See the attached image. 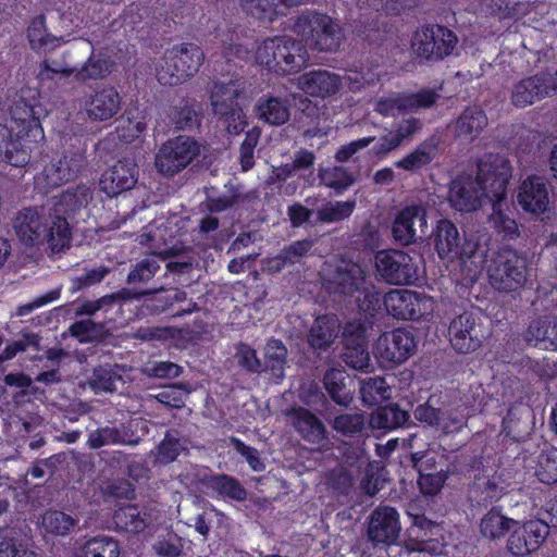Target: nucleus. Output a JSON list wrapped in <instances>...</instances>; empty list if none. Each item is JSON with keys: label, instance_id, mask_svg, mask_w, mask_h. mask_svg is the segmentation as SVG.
I'll list each match as a JSON object with an SVG mask.
<instances>
[{"label": "nucleus", "instance_id": "39448f33", "mask_svg": "<svg viewBox=\"0 0 557 557\" xmlns=\"http://www.w3.org/2000/svg\"><path fill=\"white\" fill-rule=\"evenodd\" d=\"M205 60L202 49L193 42H182L165 50L157 66V79L161 85L176 86L190 79Z\"/></svg>", "mask_w": 557, "mask_h": 557}, {"label": "nucleus", "instance_id": "f3484780", "mask_svg": "<svg viewBox=\"0 0 557 557\" xmlns=\"http://www.w3.org/2000/svg\"><path fill=\"white\" fill-rule=\"evenodd\" d=\"M507 540V549L516 557H525L536 552L549 534V525L542 520H529L522 524L515 521Z\"/></svg>", "mask_w": 557, "mask_h": 557}, {"label": "nucleus", "instance_id": "9b49d317", "mask_svg": "<svg viewBox=\"0 0 557 557\" xmlns=\"http://www.w3.org/2000/svg\"><path fill=\"white\" fill-rule=\"evenodd\" d=\"M374 267L379 277L391 285H414L419 281L418 265L410 255L401 250L377 251Z\"/></svg>", "mask_w": 557, "mask_h": 557}, {"label": "nucleus", "instance_id": "c03bdc74", "mask_svg": "<svg viewBox=\"0 0 557 557\" xmlns=\"http://www.w3.org/2000/svg\"><path fill=\"white\" fill-rule=\"evenodd\" d=\"M492 203V213L490 214V223L493 227L504 235L505 238L513 239L519 236L518 224L515 219L508 214V203L506 198L494 199Z\"/></svg>", "mask_w": 557, "mask_h": 557}, {"label": "nucleus", "instance_id": "4be33fe9", "mask_svg": "<svg viewBox=\"0 0 557 557\" xmlns=\"http://www.w3.org/2000/svg\"><path fill=\"white\" fill-rule=\"evenodd\" d=\"M138 178L137 164L128 159L119 160L107 170L99 181L100 188L109 197H115L132 189Z\"/></svg>", "mask_w": 557, "mask_h": 557}, {"label": "nucleus", "instance_id": "1a4fd4ad", "mask_svg": "<svg viewBox=\"0 0 557 557\" xmlns=\"http://www.w3.org/2000/svg\"><path fill=\"white\" fill-rule=\"evenodd\" d=\"M199 153L200 145L195 138L178 135L161 145L154 165L163 176L173 177L186 169Z\"/></svg>", "mask_w": 557, "mask_h": 557}, {"label": "nucleus", "instance_id": "5701e85b", "mask_svg": "<svg viewBox=\"0 0 557 557\" xmlns=\"http://www.w3.org/2000/svg\"><path fill=\"white\" fill-rule=\"evenodd\" d=\"M86 164L85 153L82 151H65L57 161L45 166L42 174L48 187H58L75 180Z\"/></svg>", "mask_w": 557, "mask_h": 557}, {"label": "nucleus", "instance_id": "5fc2aeb1", "mask_svg": "<svg viewBox=\"0 0 557 557\" xmlns=\"http://www.w3.org/2000/svg\"><path fill=\"white\" fill-rule=\"evenodd\" d=\"M513 520L503 516L496 510L488 511L481 520V533L491 540L502 537L508 530L511 529Z\"/></svg>", "mask_w": 557, "mask_h": 557}, {"label": "nucleus", "instance_id": "052dcab7", "mask_svg": "<svg viewBox=\"0 0 557 557\" xmlns=\"http://www.w3.org/2000/svg\"><path fill=\"white\" fill-rule=\"evenodd\" d=\"M323 184L335 190L336 194H342L348 189L354 183V175L348 172L344 166H333L326 169L321 174Z\"/></svg>", "mask_w": 557, "mask_h": 557}, {"label": "nucleus", "instance_id": "0e129e2a", "mask_svg": "<svg viewBox=\"0 0 557 557\" xmlns=\"http://www.w3.org/2000/svg\"><path fill=\"white\" fill-rule=\"evenodd\" d=\"M358 2L376 12H384L386 15H399L418 4V0H358Z\"/></svg>", "mask_w": 557, "mask_h": 557}, {"label": "nucleus", "instance_id": "b1692460", "mask_svg": "<svg viewBox=\"0 0 557 557\" xmlns=\"http://www.w3.org/2000/svg\"><path fill=\"white\" fill-rule=\"evenodd\" d=\"M216 39L221 42L222 54L227 62L247 61L250 59L253 47L239 25L219 26L215 29Z\"/></svg>", "mask_w": 557, "mask_h": 557}, {"label": "nucleus", "instance_id": "603ef678", "mask_svg": "<svg viewBox=\"0 0 557 557\" xmlns=\"http://www.w3.org/2000/svg\"><path fill=\"white\" fill-rule=\"evenodd\" d=\"M434 248L438 257L444 260L451 261L450 252L453 251V221L448 219L440 220L436 228L431 236Z\"/></svg>", "mask_w": 557, "mask_h": 557}, {"label": "nucleus", "instance_id": "e2e57ef3", "mask_svg": "<svg viewBox=\"0 0 557 557\" xmlns=\"http://www.w3.org/2000/svg\"><path fill=\"white\" fill-rule=\"evenodd\" d=\"M405 113L414 112L419 109H429L434 106L438 99V94L434 89L423 88L417 92H403Z\"/></svg>", "mask_w": 557, "mask_h": 557}, {"label": "nucleus", "instance_id": "09e8293b", "mask_svg": "<svg viewBox=\"0 0 557 557\" xmlns=\"http://www.w3.org/2000/svg\"><path fill=\"white\" fill-rule=\"evenodd\" d=\"M456 124L460 134L473 138L487 125V117L479 107H469L458 117Z\"/></svg>", "mask_w": 557, "mask_h": 557}, {"label": "nucleus", "instance_id": "774afa93", "mask_svg": "<svg viewBox=\"0 0 557 557\" xmlns=\"http://www.w3.org/2000/svg\"><path fill=\"white\" fill-rule=\"evenodd\" d=\"M235 359L237 364L248 373L262 372V362L257 351L246 343H239L236 346Z\"/></svg>", "mask_w": 557, "mask_h": 557}, {"label": "nucleus", "instance_id": "4c0bfd02", "mask_svg": "<svg viewBox=\"0 0 557 557\" xmlns=\"http://www.w3.org/2000/svg\"><path fill=\"white\" fill-rule=\"evenodd\" d=\"M112 519L119 531L137 534L147 528L149 515L138 505H126L116 509Z\"/></svg>", "mask_w": 557, "mask_h": 557}, {"label": "nucleus", "instance_id": "423d86ee", "mask_svg": "<svg viewBox=\"0 0 557 557\" xmlns=\"http://www.w3.org/2000/svg\"><path fill=\"white\" fill-rule=\"evenodd\" d=\"M292 28L311 49L324 52L336 51L344 38L342 28L327 14L317 11L297 16Z\"/></svg>", "mask_w": 557, "mask_h": 557}, {"label": "nucleus", "instance_id": "a211bd4d", "mask_svg": "<svg viewBox=\"0 0 557 557\" xmlns=\"http://www.w3.org/2000/svg\"><path fill=\"white\" fill-rule=\"evenodd\" d=\"M442 459L434 451L414 453L411 455L412 467L419 473L418 486L424 496H434L441 492L449 469L437 459Z\"/></svg>", "mask_w": 557, "mask_h": 557}, {"label": "nucleus", "instance_id": "e433bc0d", "mask_svg": "<svg viewBox=\"0 0 557 557\" xmlns=\"http://www.w3.org/2000/svg\"><path fill=\"white\" fill-rule=\"evenodd\" d=\"M114 61L103 52L96 53L92 49L90 55L82 67L75 72L78 82L99 81L107 78L113 71Z\"/></svg>", "mask_w": 557, "mask_h": 557}, {"label": "nucleus", "instance_id": "4468645a", "mask_svg": "<svg viewBox=\"0 0 557 557\" xmlns=\"http://www.w3.org/2000/svg\"><path fill=\"white\" fill-rule=\"evenodd\" d=\"M397 320L419 321L432 312L431 300L413 290L394 289L382 296L381 307Z\"/></svg>", "mask_w": 557, "mask_h": 557}, {"label": "nucleus", "instance_id": "f8f14e48", "mask_svg": "<svg viewBox=\"0 0 557 557\" xmlns=\"http://www.w3.org/2000/svg\"><path fill=\"white\" fill-rule=\"evenodd\" d=\"M400 531L399 513L394 507L381 505L371 512L367 528L368 540L374 547H387L388 556L401 547L397 544Z\"/></svg>", "mask_w": 557, "mask_h": 557}, {"label": "nucleus", "instance_id": "72a5a7b5", "mask_svg": "<svg viewBox=\"0 0 557 557\" xmlns=\"http://www.w3.org/2000/svg\"><path fill=\"white\" fill-rule=\"evenodd\" d=\"M26 37L35 52L51 51L58 48L63 39L48 32L45 14L33 17L27 26Z\"/></svg>", "mask_w": 557, "mask_h": 557}, {"label": "nucleus", "instance_id": "dca6fc26", "mask_svg": "<svg viewBox=\"0 0 557 557\" xmlns=\"http://www.w3.org/2000/svg\"><path fill=\"white\" fill-rule=\"evenodd\" d=\"M411 47L417 57L441 60L453 52V30L441 25H426L418 29Z\"/></svg>", "mask_w": 557, "mask_h": 557}, {"label": "nucleus", "instance_id": "2eb2a0df", "mask_svg": "<svg viewBox=\"0 0 557 557\" xmlns=\"http://www.w3.org/2000/svg\"><path fill=\"white\" fill-rule=\"evenodd\" d=\"M417 348L413 333L398 327L382 333L373 345L375 358L383 364H400L407 361Z\"/></svg>", "mask_w": 557, "mask_h": 557}, {"label": "nucleus", "instance_id": "bf43d9fd", "mask_svg": "<svg viewBox=\"0 0 557 557\" xmlns=\"http://www.w3.org/2000/svg\"><path fill=\"white\" fill-rule=\"evenodd\" d=\"M355 208V200L327 202L318 210V219L324 223L339 222L349 218Z\"/></svg>", "mask_w": 557, "mask_h": 557}, {"label": "nucleus", "instance_id": "0eeeda50", "mask_svg": "<svg viewBox=\"0 0 557 557\" xmlns=\"http://www.w3.org/2000/svg\"><path fill=\"white\" fill-rule=\"evenodd\" d=\"M361 317L349 321L343 327V358L347 366L356 370H364L370 366L368 332L376 321L379 311H359Z\"/></svg>", "mask_w": 557, "mask_h": 557}, {"label": "nucleus", "instance_id": "9d476101", "mask_svg": "<svg viewBox=\"0 0 557 557\" xmlns=\"http://www.w3.org/2000/svg\"><path fill=\"white\" fill-rule=\"evenodd\" d=\"M240 94L237 81L214 82L210 94L214 114L225 120L228 133L234 135L240 134L247 126L246 116L238 103Z\"/></svg>", "mask_w": 557, "mask_h": 557}, {"label": "nucleus", "instance_id": "6e6552de", "mask_svg": "<svg viewBox=\"0 0 557 557\" xmlns=\"http://www.w3.org/2000/svg\"><path fill=\"white\" fill-rule=\"evenodd\" d=\"M487 276L490 284L496 290L516 292L527 282V261L513 250L498 251L487 265Z\"/></svg>", "mask_w": 557, "mask_h": 557}, {"label": "nucleus", "instance_id": "13d9d810", "mask_svg": "<svg viewBox=\"0 0 557 557\" xmlns=\"http://www.w3.org/2000/svg\"><path fill=\"white\" fill-rule=\"evenodd\" d=\"M389 388L384 377L375 376L363 381L360 387L362 403L375 406L388 397Z\"/></svg>", "mask_w": 557, "mask_h": 557}, {"label": "nucleus", "instance_id": "cd10ccee", "mask_svg": "<svg viewBox=\"0 0 557 557\" xmlns=\"http://www.w3.org/2000/svg\"><path fill=\"white\" fill-rule=\"evenodd\" d=\"M487 199V190L472 175L455 180V210L471 212L478 210Z\"/></svg>", "mask_w": 557, "mask_h": 557}, {"label": "nucleus", "instance_id": "6e6d98bb", "mask_svg": "<svg viewBox=\"0 0 557 557\" xmlns=\"http://www.w3.org/2000/svg\"><path fill=\"white\" fill-rule=\"evenodd\" d=\"M345 377L341 372L331 370L324 374L323 384L331 399L341 406H348L351 397L347 392Z\"/></svg>", "mask_w": 557, "mask_h": 557}, {"label": "nucleus", "instance_id": "7c9ffc66", "mask_svg": "<svg viewBox=\"0 0 557 557\" xmlns=\"http://www.w3.org/2000/svg\"><path fill=\"white\" fill-rule=\"evenodd\" d=\"M288 416L301 438L311 444H321L326 440L324 423L309 409L304 407L292 408Z\"/></svg>", "mask_w": 557, "mask_h": 557}, {"label": "nucleus", "instance_id": "864d4df0", "mask_svg": "<svg viewBox=\"0 0 557 557\" xmlns=\"http://www.w3.org/2000/svg\"><path fill=\"white\" fill-rule=\"evenodd\" d=\"M121 379L119 364H99L92 371L90 385L95 391L113 392L116 381Z\"/></svg>", "mask_w": 557, "mask_h": 557}, {"label": "nucleus", "instance_id": "37998d69", "mask_svg": "<svg viewBox=\"0 0 557 557\" xmlns=\"http://www.w3.org/2000/svg\"><path fill=\"white\" fill-rule=\"evenodd\" d=\"M77 522L76 518L63 510L48 509L41 517L40 528L46 535L66 536Z\"/></svg>", "mask_w": 557, "mask_h": 557}, {"label": "nucleus", "instance_id": "f704fd0d", "mask_svg": "<svg viewBox=\"0 0 557 557\" xmlns=\"http://www.w3.org/2000/svg\"><path fill=\"white\" fill-rule=\"evenodd\" d=\"M140 442L139 436L116 426H102L91 431L87 444L91 449H99L108 445L136 446Z\"/></svg>", "mask_w": 557, "mask_h": 557}, {"label": "nucleus", "instance_id": "69168bd1", "mask_svg": "<svg viewBox=\"0 0 557 557\" xmlns=\"http://www.w3.org/2000/svg\"><path fill=\"white\" fill-rule=\"evenodd\" d=\"M195 325L198 330H194L188 325L184 327L166 326L159 330L160 334L158 336L164 339H182L186 343L194 342L199 339L205 332V323L201 319L195 320Z\"/></svg>", "mask_w": 557, "mask_h": 557}, {"label": "nucleus", "instance_id": "c85d7f7f", "mask_svg": "<svg viewBox=\"0 0 557 557\" xmlns=\"http://www.w3.org/2000/svg\"><path fill=\"white\" fill-rule=\"evenodd\" d=\"M299 87L305 94L323 99L339 91L342 79L329 71H311L299 77Z\"/></svg>", "mask_w": 557, "mask_h": 557}, {"label": "nucleus", "instance_id": "7ed1b4c3", "mask_svg": "<svg viewBox=\"0 0 557 557\" xmlns=\"http://www.w3.org/2000/svg\"><path fill=\"white\" fill-rule=\"evenodd\" d=\"M64 221L53 220L40 214L35 208L20 210L13 221L14 232L25 246L46 245L53 253H60L71 247L70 233L64 227Z\"/></svg>", "mask_w": 557, "mask_h": 557}, {"label": "nucleus", "instance_id": "58836bf2", "mask_svg": "<svg viewBox=\"0 0 557 557\" xmlns=\"http://www.w3.org/2000/svg\"><path fill=\"white\" fill-rule=\"evenodd\" d=\"M527 341L545 349H557V318L545 317L533 321L527 331Z\"/></svg>", "mask_w": 557, "mask_h": 557}, {"label": "nucleus", "instance_id": "473e14b6", "mask_svg": "<svg viewBox=\"0 0 557 557\" xmlns=\"http://www.w3.org/2000/svg\"><path fill=\"white\" fill-rule=\"evenodd\" d=\"M539 74L523 78L511 89V102L517 108H525L547 97L546 87Z\"/></svg>", "mask_w": 557, "mask_h": 557}, {"label": "nucleus", "instance_id": "680f3d73", "mask_svg": "<svg viewBox=\"0 0 557 557\" xmlns=\"http://www.w3.org/2000/svg\"><path fill=\"white\" fill-rule=\"evenodd\" d=\"M240 5L247 14L262 22H273L278 15L274 0H240Z\"/></svg>", "mask_w": 557, "mask_h": 557}, {"label": "nucleus", "instance_id": "ea45409f", "mask_svg": "<svg viewBox=\"0 0 557 557\" xmlns=\"http://www.w3.org/2000/svg\"><path fill=\"white\" fill-rule=\"evenodd\" d=\"M287 349L281 339L268 341L264 351L262 372H269L270 377L276 383L285 376Z\"/></svg>", "mask_w": 557, "mask_h": 557}, {"label": "nucleus", "instance_id": "bb28decb", "mask_svg": "<svg viewBox=\"0 0 557 557\" xmlns=\"http://www.w3.org/2000/svg\"><path fill=\"white\" fill-rule=\"evenodd\" d=\"M518 202L524 211L542 214L549 208V195L544 178L530 176L519 188Z\"/></svg>", "mask_w": 557, "mask_h": 557}, {"label": "nucleus", "instance_id": "412c9836", "mask_svg": "<svg viewBox=\"0 0 557 557\" xmlns=\"http://www.w3.org/2000/svg\"><path fill=\"white\" fill-rule=\"evenodd\" d=\"M147 308L152 314L166 313L172 318H181L200 310L198 304L193 299L187 300V293L178 288L154 293Z\"/></svg>", "mask_w": 557, "mask_h": 557}, {"label": "nucleus", "instance_id": "393cba45", "mask_svg": "<svg viewBox=\"0 0 557 557\" xmlns=\"http://www.w3.org/2000/svg\"><path fill=\"white\" fill-rule=\"evenodd\" d=\"M417 222L421 230L426 227V211L422 206L412 205L400 210L392 226V234L395 242L404 246L414 243L417 239L414 224ZM422 232L424 233V231Z\"/></svg>", "mask_w": 557, "mask_h": 557}, {"label": "nucleus", "instance_id": "f257e3e1", "mask_svg": "<svg viewBox=\"0 0 557 557\" xmlns=\"http://www.w3.org/2000/svg\"><path fill=\"white\" fill-rule=\"evenodd\" d=\"M10 125L0 124V160L15 168L30 162L33 148L27 144L44 140L45 133L35 107L20 99L10 110Z\"/></svg>", "mask_w": 557, "mask_h": 557}, {"label": "nucleus", "instance_id": "2f4dec72", "mask_svg": "<svg viewBox=\"0 0 557 557\" xmlns=\"http://www.w3.org/2000/svg\"><path fill=\"white\" fill-rule=\"evenodd\" d=\"M339 320L335 314L318 315L307 335L308 345L313 350H326L339 333Z\"/></svg>", "mask_w": 557, "mask_h": 557}, {"label": "nucleus", "instance_id": "20e7f679", "mask_svg": "<svg viewBox=\"0 0 557 557\" xmlns=\"http://www.w3.org/2000/svg\"><path fill=\"white\" fill-rule=\"evenodd\" d=\"M255 61L277 75L297 73L307 62L305 45L288 36L265 38L255 51Z\"/></svg>", "mask_w": 557, "mask_h": 557}, {"label": "nucleus", "instance_id": "3c124183", "mask_svg": "<svg viewBox=\"0 0 557 557\" xmlns=\"http://www.w3.org/2000/svg\"><path fill=\"white\" fill-rule=\"evenodd\" d=\"M209 486L218 494L231 499L243 502L247 497V491L240 482L234 476L227 474H216L211 476Z\"/></svg>", "mask_w": 557, "mask_h": 557}, {"label": "nucleus", "instance_id": "6ab92c4d", "mask_svg": "<svg viewBox=\"0 0 557 557\" xmlns=\"http://www.w3.org/2000/svg\"><path fill=\"white\" fill-rule=\"evenodd\" d=\"M91 197V191L87 186L78 185L63 191L53 207V212L51 213L53 220L64 221V227L70 233L71 239L72 225L77 224L79 220H84V214Z\"/></svg>", "mask_w": 557, "mask_h": 557}, {"label": "nucleus", "instance_id": "49530a36", "mask_svg": "<svg viewBox=\"0 0 557 557\" xmlns=\"http://www.w3.org/2000/svg\"><path fill=\"white\" fill-rule=\"evenodd\" d=\"M119 542L106 535L88 539L76 552V557H119Z\"/></svg>", "mask_w": 557, "mask_h": 557}, {"label": "nucleus", "instance_id": "c9c22d12", "mask_svg": "<svg viewBox=\"0 0 557 557\" xmlns=\"http://www.w3.org/2000/svg\"><path fill=\"white\" fill-rule=\"evenodd\" d=\"M410 419L409 412L398 404L379 407L371 412L369 425L372 430L392 431L404 426Z\"/></svg>", "mask_w": 557, "mask_h": 557}, {"label": "nucleus", "instance_id": "f03ea898", "mask_svg": "<svg viewBox=\"0 0 557 557\" xmlns=\"http://www.w3.org/2000/svg\"><path fill=\"white\" fill-rule=\"evenodd\" d=\"M323 282L332 294L355 297L359 311L381 310L382 294L359 263L342 259L325 272Z\"/></svg>", "mask_w": 557, "mask_h": 557}, {"label": "nucleus", "instance_id": "338daca9", "mask_svg": "<svg viewBox=\"0 0 557 557\" xmlns=\"http://www.w3.org/2000/svg\"><path fill=\"white\" fill-rule=\"evenodd\" d=\"M160 270V264L156 257L145 258L138 261L127 274V283H147Z\"/></svg>", "mask_w": 557, "mask_h": 557}, {"label": "nucleus", "instance_id": "c756f323", "mask_svg": "<svg viewBox=\"0 0 557 557\" xmlns=\"http://www.w3.org/2000/svg\"><path fill=\"white\" fill-rule=\"evenodd\" d=\"M409 517L411 518V527L409 528V537L405 542L404 546L414 548L416 546L420 547L421 545H416L420 543L430 545L437 543V546H440V556L443 555L445 553L446 544L438 539L433 537L441 531V525L426 518L424 513L409 512Z\"/></svg>", "mask_w": 557, "mask_h": 557}, {"label": "nucleus", "instance_id": "aec40b11", "mask_svg": "<svg viewBox=\"0 0 557 557\" xmlns=\"http://www.w3.org/2000/svg\"><path fill=\"white\" fill-rule=\"evenodd\" d=\"M122 97L114 86H102L85 97L83 109L91 122H108L121 110Z\"/></svg>", "mask_w": 557, "mask_h": 557}, {"label": "nucleus", "instance_id": "8fccbe9b", "mask_svg": "<svg viewBox=\"0 0 557 557\" xmlns=\"http://www.w3.org/2000/svg\"><path fill=\"white\" fill-rule=\"evenodd\" d=\"M332 428L345 437L360 436L366 429V416L362 412L341 413L333 419Z\"/></svg>", "mask_w": 557, "mask_h": 557}, {"label": "nucleus", "instance_id": "de8ad7c7", "mask_svg": "<svg viewBox=\"0 0 557 557\" xmlns=\"http://www.w3.org/2000/svg\"><path fill=\"white\" fill-rule=\"evenodd\" d=\"M182 450L180 432L175 429H170L165 432L163 440L151 450V455L157 462L169 465L177 459Z\"/></svg>", "mask_w": 557, "mask_h": 557}, {"label": "nucleus", "instance_id": "79ce46f5", "mask_svg": "<svg viewBox=\"0 0 557 557\" xmlns=\"http://www.w3.org/2000/svg\"><path fill=\"white\" fill-rule=\"evenodd\" d=\"M69 332L81 344L103 343L112 335L107 327V321L95 322L91 319L73 322Z\"/></svg>", "mask_w": 557, "mask_h": 557}, {"label": "nucleus", "instance_id": "4d7b16f0", "mask_svg": "<svg viewBox=\"0 0 557 557\" xmlns=\"http://www.w3.org/2000/svg\"><path fill=\"white\" fill-rule=\"evenodd\" d=\"M534 474L544 484L557 483V448L544 451L537 457Z\"/></svg>", "mask_w": 557, "mask_h": 557}, {"label": "nucleus", "instance_id": "a18cd8bd", "mask_svg": "<svg viewBox=\"0 0 557 557\" xmlns=\"http://www.w3.org/2000/svg\"><path fill=\"white\" fill-rule=\"evenodd\" d=\"M460 330L455 334V351L469 354L481 346V339L475 332V320L469 313L458 318Z\"/></svg>", "mask_w": 557, "mask_h": 557}, {"label": "nucleus", "instance_id": "a19ab883", "mask_svg": "<svg viewBox=\"0 0 557 557\" xmlns=\"http://www.w3.org/2000/svg\"><path fill=\"white\" fill-rule=\"evenodd\" d=\"M259 119L270 125L285 124L290 116V106L287 99L280 97L260 98L257 104Z\"/></svg>", "mask_w": 557, "mask_h": 557}, {"label": "nucleus", "instance_id": "ddd939ff", "mask_svg": "<svg viewBox=\"0 0 557 557\" xmlns=\"http://www.w3.org/2000/svg\"><path fill=\"white\" fill-rule=\"evenodd\" d=\"M511 172L510 162L504 156L487 153L478 160L475 178L487 190L488 201L507 197Z\"/></svg>", "mask_w": 557, "mask_h": 557}, {"label": "nucleus", "instance_id": "a878e982", "mask_svg": "<svg viewBox=\"0 0 557 557\" xmlns=\"http://www.w3.org/2000/svg\"><path fill=\"white\" fill-rule=\"evenodd\" d=\"M170 125L175 131H195L201 125L202 104L196 99L185 97L173 102L166 112Z\"/></svg>", "mask_w": 557, "mask_h": 557}]
</instances>
